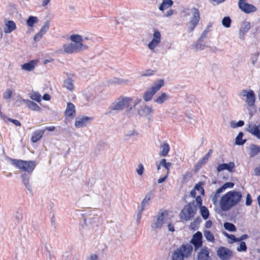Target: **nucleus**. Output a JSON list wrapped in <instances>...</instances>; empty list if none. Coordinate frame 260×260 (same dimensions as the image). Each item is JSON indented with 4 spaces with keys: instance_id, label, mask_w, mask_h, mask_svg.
I'll use <instances>...</instances> for the list:
<instances>
[{
    "instance_id": "44",
    "label": "nucleus",
    "mask_w": 260,
    "mask_h": 260,
    "mask_svg": "<svg viewBox=\"0 0 260 260\" xmlns=\"http://www.w3.org/2000/svg\"><path fill=\"white\" fill-rule=\"evenodd\" d=\"M203 184L201 182L198 183L196 185L194 189L196 190H197L201 192V193L204 194V189L203 187L202 186Z\"/></svg>"
},
{
    "instance_id": "31",
    "label": "nucleus",
    "mask_w": 260,
    "mask_h": 260,
    "mask_svg": "<svg viewBox=\"0 0 260 260\" xmlns=\"http://www.w3.org/2000/svg\"><path fill=\"white\" fill-rule=\"evenodd\" d=\"M169 98V96L165 93H162L160 95L158 96L155 100V102L158 104H162L166 100Z\"/></svg>"
},
{
    "instance_id": "42",
    "label": "nucleus",
    "mask_w": 260,
    "mask_h": 260,
    "mask_svg": "<svg viewBox=\"0 0 260 260\" xmlns=\"http://www.w3.org/2000/svg\"><path fill=\"white\" fill-rule=\"evenodd\" d=\"M209 158L206 157L205 155L201 159H200L198 162L197 166L198 167H201L202 166L205 165L208 161Z\"/></svg>"
},
{
    "instance_id": "57",
    "label": "nucleus",
    "mask_w": 260,
    "mask_h": 260,
    "mask_svg": "<svg viewBox=\"0 0 260 260\" xmlns=\"http://www.w3.org/2000/svg\"><path fill=\"white\" fill-rule=\"evenodd\" d=\"M212 225V222L211 220H208L205 223V227L206 228L209 229L210 228Z\"/></svg>"
},
{
    "instance_id": "11",
    "label": "nucleus",
    "mask_w": 260,
    "mask_h": 260,
    "mask_svg": "<svg viewBox=\"0 0 260 260\" xmlns=\"http://www.w3.org/2000/svg\"><path fill=\"white\" fill-rule=\"evenodd\" d=\"M203 236L201 232H197L194 234L190 240V244H192L194 247V250L197 251L203 245Z\"/></svg>"
},
{
    "instance_id": "20",
    "label": "nucleus",
    "mask_w": 260,
    "mask_h": 260,
    "mask_svg": "<svg viewBox=\"0 0 260 260\" xmlns=\"http://www.w3.org/2000/svg\"><path fill=\"white\" fill-rule=\"evenodd\" d=\"M45 133V130L38 129L35 131L31 137V141L35 143L42 139Z\"/></svg>"
},
{
    "instance_id": "21",
    "label": "nucleus",
    "mask_w": 260,
    "mask_h": 260,
    "mask_svg": "<svg viewBox=\"0 0 260 260\" xmlns=\"http://www.w3.org/2000/svg\"><path fill=\"white\" fill-rule=\"evenodd\" d=\"M64 114L65 116L68 117H73L75 115V107L73 104L71 102L68 103Z\"/></svg>"
},
{
    "instance_id": "9",
    "label": "nucleus",
    "mask_w": 260,
    "mask_h": 260,
    "mask_svg": "<svg viewBox=\"0 0 260 260\" xmlns=\"http://www.w3.org/2000/svg\"><path fill=\"white\" fill-rule=\"evenodd\" d=\"M192 17L191 18L189 23V31H192L196 26L199 24L200 20V13L199 10L196 8L191 9Z\"/></svg>"
},
{
    "instance_id": "61",
    "label": "nucleus",
    "mask_w": 260,
    "mask_h": 260,
    "mask_svg": "<svg viewBox=\"0 0 260 260\" xmlns=\"http://www.w3.org/2000/svg\"><path fill=\"white\" fill-rule=\"evenodd\" d=\"M43 99L45 101H49L51 99L50 95L49 94L46 93L43 96Z\"/></svg>"
},
{
    "instance_id": "60",
    "label": "nucleus",
    "mask_w": 260,
    "mask_h": 260,
    "mask_svg": "<svg viewBox=\"0 0 260 260\" xmlns=\"http://www.w3.org/2000/svg\"><path fill=\"white\" fill-rule=\"evenodd\" d=\"M255 174L257 176H260V166L254 169Z\"/></svg>"
},
{
    "instance_id": "51",
    "label": "nucleus",
    "mask_w": 260,
    "mask_h": 260,
    "mask_svg": "<svg viewBox=\"0 0 260 260\" xmlns=\"http://www.w3.org/2000/svg\"><path fill=\"white\" fill-rule=\"evenodd\" d=\"M144 172V167L142 164H140L138 166V168L137 169V172L139 175H142Z\"/></svg>"
},
{
    "instance_id": "46",
    "label": "nucleus",
    "mask_w": 260,
    "mask_h": 260,
    "mask_svg": "<svg viewBox=\"0 0 260 260\" xmlns=\"http://www.w3.org/2000/svg\"><path fill=\"white\" fill-rule=\"evenodd\" d=\"M49 28V22H46L44 25L42 27L40 31L42 32L44 34L48 30Z\"/></svg>"
},
{
    "instance_id": "27",
    "label": "nucleus",
    "mask_w": 260,
    "mask_h": 260,
    "mask_svg": "<svg viewBox=\"0 0 260 260\" xmlns=\"http://www.w3.org/2000/svg\"><path fill=\"white\" fill-rule=\"evenodd\" d=\"M23 101L26 103L29 109L36 111H39L40 110L41 108L35 102L29 100H24Z\"/></svg>"
},
{
    "instance_id": "19",
    "label": "nucleus",
    "mask_w": 260,
    "mask_h": 260,
    "mask_svg": "<svg viewBox=\"0 0 260 260\" xmlns=\"http://www.w3.org/2000/svg\"><path fill=\"white\" fill-rule=\"evenodd\" d=\"M247 131L251 134L260 139V123L258 125H249Z\"/></svg>"
},
{
    "instance_id": "47",
    "label": "nucleus",
    "mask_w": 260,
    "mask_h": 260,
    "mask_svg": "<svg viewBox=\"0 0 260 260\" xmlns=\"http://www.w3.org/2000/svg\"><path fill=\"white\" fill-rule=\"evenodd\" d=\"M155 72V71L152 70L151 69H148V70H146L144 72L142 76H150L153 75L154 74Z\"/></svg>"
},
{
    "instance_id": "10",
    "label": "nucleus",
    "mask_w": 260,
    "mask_h": 260,
    "mask_svg": "<svg viewBox=\"0 0 260 260\" xmlns=\"http://www.w3.org/2000/svg\"><path fill=\"white\" fill-rule=\"evenodd\" d=\"M238 6L242 11L247 14L255 12L257 10L254 6L247 3L246 0H239Z\"/></svg>"
},
{
    "instance_id": "23",
    "label": "nucleus",
    "mask_w": 260,
    "mask_h": 260,
    "mask_svg": "<svg viewBox=\"0 0 260 260\" xmlns=\"http://www.w3.org/2000/svg\"><path fill=\"white\" fill-rule=\"evenodd\" d=\"M160 149L161 150L159 152V155L165 157L168 155L170 150V147L168 143L164 142L160 145Z\"/></svg>"
},
{
    "instance_id": "64",
    "label": "nucleus",
    "mask_w": 260,
    "mask_h": 260,
    "mask_svg": "<svg viewBox=\"0 0 260 260\" xmlns=\"http://www.w3.org/2000/svg\"><path fill=\"white\" fill-rule=\"evenodd\" d=\"M89 260H98V256L96 254H91L90 256Z\"/></svg>"
},
{
    "instance_id": "41",
    "label": "nucleus",
    "mask_w": 260,
    "mask_h": 260,
    "mask_svg": "<svg viewBox=\"0 0 260 260\" xmlns=\"http://www.w3.org/2000/svg\"><path fill=\"white\" fill-rule=\"evenodd\" d=\"M239 246L237 247V249L238 251H246L247 247L245 242L240 241Z\"/></svg>"
},
{
    "instance_id": "49",
    "label": "nucleus",
    "mask_w": 260,
    "mask_h": 260,
    "mask_svg": "<svg viewBox=\"0 0 260 260\" xmlns=\"http://www.w3.org/2000/svg\"><path fill=\"white\" fill-rule=\"evenodd\" d=\"M252 200L251 199V196L249 193H247V196H246V203H245V204L246 206H250L252 204Z\"/></svg>"
},
{
    "instance_id": "18",
    "label": "nucleus",
    "mask_w": 260,
    "mask_h": 260,
    "mask_svg": "<svg viewBox=\"0 0 260 260\" xmlns=\"http://www.w3.org/2000/svg\"><path fill=\"white\" fill-rule=\"evenodd\" d=\"M38 63V60L37 59L30 60L28 62L22 64L21 69L26 71H31L34 70Z\"/></svg>"
},
{
    "instance_id": "25",
    "label": "nucleus",
    "mask_w": 260,
    "mask_h": 260,
    "mask_svg": "<svg viewBox=\"0 0 260 260\" xmlns=\"http://www.w3.org/2000/svg\"><path fill=\"white\" fill-rule=\"evenodd\" d=\"M152 111V108L147 105L142 106L141 109L138 110V113L141 116H147Z\"/></svg>"
},
{
    "instance_id": "63",
    "label": "nucleus",
    "mask_w": 260,
    "mask_h": 260,
    "mask_svg": "<svg viewBox=\"0 0 260 260\" xmlns=\"http://www.w3.org/2000/svg\"><path fill=\"white\" fill-rule=\"evenodd\" d=\"M55 129V127L54 126H51L46 127L44 130L45 131L47 130L50 132H53Z\"/></svg>"
},
{
    "instance_id": "12",
    "label": "nucleus",
    "mask_w": 260,
    "mask_h": 260,
    "mask_svg": "<svg viewBox=\"0 0 260 260\" xmlns=\"http://www.w3.org/2000/svg\"><path fill=\"white\" fill-rule=\"evenodd\" d=\"M160 41L161 35L160 32L156 29H154L153 35V39L148 43V47L149 49L153 50L158 46Z\"/></svg>"
},
{
    "instance_id": "45",
    "label": "nucleus",
    "mask_w": 260,
    "mask_h": 260,
    "mask_svg": "<svg viewBox=\"0 0 260 260\" xmlns=\"http://www.w3.org/2000/svg\"><path fill=\"white\" fill-rule=\"evenodd\" d=\"M12 91L10 89L7 90L3 94V98L5 99H9L11 98Z\"/></svg>"
},
{
    "instance_id": "8",
    "label": "nucleus",
    "mask_w": 260,
    "mask_h": 260,
    "mask_svg": "<svg viewBox=\"0 0 260 260\" xmlns=\"http://www.w3.org/2000/svg\"><path fill=\"white\" fill-rule=\"evenodd\" d=\"M217 255L221 260H230L233 256V252L228 248L220 246L217 250Z\"/></svg>"
},
{
    "instance_id": "62",
    "label": "nucleus",
    "mask_w": 260,
    "mask_h": 260,
    "mask_svg": "<svg viewBox=\"0 0 260 260\" xmlns=\"http://www.w3.org/2000/svg\"><path fill=\"white\" fill-rule=\"evenodd\" d=\"M169 230L172 232L175 231L174 225L172 223H169L168 225Z\"/></svg>"
},
{
    "instance_id": "17",
    "label": "nucleus",
    "mask_w": 260,
    "mask_h": 260,
    "mask_svg": "<svg viewBox=\"0 0 260 260\" xmlns=\"http://www.w3.org/2000/svg\"><path fill=\"white\" fill-rule=\"evenodd\" d=\"M235 167V165L234 162H230L228 164H221L219 165L217 167V171L220 172L223 170H226L230 172H232L233 169Z\"/></svg>"
},
{
    "instance_id": "2",
    "label": "nucleus",
    "mask_w": 260,
    "mask_h": 260,
    "mask_svg": "<svg viewBox=\"0 0 260 260\" xmlns=\"http://www.w3.org/2000/svg\"><path fill=\"white\" fill-rule=\"evenodd\" d=\"M70 40L74 43L67 44L63 46V51L66 53L79 52L88 48L87 46L83 44L82 37L79 35H71Z\"/></svg>"
},
{
    "instance_id": "53",
    "label": "nucleus",
    "mask_w": 260,
    "mask_h": 260,
    "mask_svg": "<svg viewBox=\"0 0 260 260\" xmlns=\"http://www.w3.org/2000/svg\"><path fill=\"white\" fill-rule=\"evenodd\" d=\"M9 121L13 123L14 124H15L16 126H21V123L20 121L17 119H13L9 118Z\"/></svg>"
},
{
    "instance_id": "43",
    "label": "nucleus",
    "mask_w": 260,
    "mask_h": 260,
    "mask_svg": "<svg viewBox=\"0 0 260 260\" xmlns=\"http://www.w3.org/2000/svg\"><path fill=\"white\" fill-rule=\"evenodd\" d=\"M234 186V183L231 182L225 183L221 187L222 191L228 188H232Z\"/></svg>"
},
{
    "instance_id": "28",
    "label": "nucleus",
    "mask_w": 260,
    "mask_h": 260,
    "mask_svg": "<svg viewBox=\"0 0 260 260\" xmlns=\"http://www.w3.org/2000/svg\"><path fill=\"white\" fill-rule=\"evenodd\" d=\"M250 28V24L248 22H244L240 28V36L244 37L245 34Z\"/></svg>"
},
{
    "instance_id": "14",
    "label": "nucleus",
    "mask_w": 260,
    "mask_h": 260,
    "mask_svg": "<svg viewBox=\"0 0 260 260\" xmlns=\"http://www.w3.org/2000/svg\"><path fill=\"white\" fill-rule=\"evenodd\" d=\"M168 215L167 211H164L160 213V214H158L156 220L152 224V228L153 229L160 228L164 223L165 217L168 216Z\"/></svg>"
},
{
    "instance_id": "52",
    "label": "nucleus",
    "mask_w": 260,
    "mask_h": 260,
    "mask_svg": "<svg viewBox=\"0 0 260 260\" xmlns=\"http://www.w3.org/2000/svg\"><path fill=\"white\" fill-rule=\"evenodd\" d=\"M196 202L197 203V205L201 207L202 206V200L200 196H197L196 198Z\"/></svg>"
},
{
    "instance_id": "55",
    "label": "nucleus",
    "mask_w": 260,
    "mask_h": 260,
    "mask_svg": "<svg viewBox=\"0 0 260 260\" xmlns=\"http://www.w3.org/2000/svg\"><path fill=\"white\" fill-rule=\"evenodd\" d=\"M244 122L243 120H239L237 122L235 125L233 126L234 127H241L244 125Z\"/></svg>"
},
{
    "instance_id": "58",
    "label": "nucleus",
    "mask_w": 260,
    "mask_h": 260,
    "mask_svg": "<svg viewBox=\"0 0 260 260\" xmlns=\"http://www.w3.org/2000/svg\"><path fill=\"white\" fill-rule=\"evenodd\" d=\"M248 238V235L247 234H244L242 235L240 237L238 238L239 242L242 241Z\"/></svg>"
},
{
    "instance_id": "3",
    "label": "nucleus",
    "mask_w": 260,
    "mask_h": 260,
    "mask_svg": "<svg viewBox=\"0 0 260 260\" xmlns=\"http://www.w3.org/2000/svg\"><path fill=\"white\" fill-rule=\"evenodd\" d=\"M192 251L193 247L190 244H183L172 252V259L184 260L191 256Z\"/></svg>"
},
{
    "instance_id": "4",
    "label": "nucleus",
    "mask_w": 260,
    "mask_h": 260,
    "mask_svg": "<svg viewBox=\"0 0 260 260\" xmlns=\"http://www.w3.org/2000/svg\"><path fill=\"white\" fill-rule=\"evenodd\" d=\"M11 164L22 172L31 174L37 166L35 160H23L22 159L10 158Z\"/></svg>"
},
{
    "instance_id": "37",
    "label": "nucleus",
    "mask_w": 260,
    "mask_h": 260,
    "mask_svg": "<svg viewBox=\"0 0 260 260\" xmlns=\"http://www.w3.org/2000/svg\"><path fill=\"white\" fill-rule=\"evenodd\" d=\"M152 198V194L151 193L147 194L143 200L142 202L141 205H142V209L141 210L140 214H141V212L143 211V210L144 209V207L145 206L146 204H148V202L150 201Z\"/></svg>"
},
{
    "instance_id": "16",
    "label": "nucleus",
    "mask_w": 260,
    "mask_h": 260,
    "mask_svg": "<svg viewBox=\"0 0 260 260\" xmlns=\"http://www.w3.org/2000/svg\"><path fill=\"white\" fill-rule=\"evenodd\" d=\"M197 260H212L207 247H203L200 250L198 254Z\"/></svg>"
},
{
    "instance_id": "7",
    "label": "nucleus",
    "mask_w": 260,
    "mask_h": 260,
    "mask_svg": "<svg viewBox=\"0 0 260 260\" xmlns=\"http://www.w3.org/2000/svg\"><path fill=\"white\" fill-rule=\"evenodd\" d=\"M164 85V81L163 80L160 79L157 81L149 90H147L145 92L143 95L144 100L146 101H149L151 100L154 94Z\"/></svg>"
},
{
    "instance_id": "50",
    "label": "nucleus",
    "mask_w": 260,
    "mask_h": 260,
    "mask_svg": "<svg viewBox=\"0 0 260 260\" xmlns=\"http://www.w3.org/2000/svg\"><path fill=\"white\" fill-rule=\"evenodd\" d=\"M44 35V34L41 32V31H39L34 37V40L35 41H39L41 38H42V37H43V36Z\"/></svg>"
},
{
    "instance_id": "34",
    "label": "nucleus",
    "mask_w": 260,
    "mask_h": 260,
    "mask_svg": "<svg viewBox=\"0 0 260 260\" xmlns=\"http://www.w3.org/2000/svg\"><path fill=\"white\" fill-rule=\"evenodd\" d=\"M243 136V133L241 132H239L238 136H237L236 138V144L238 145H242L244 144L246 140H243L242 137Z\"/></svg>"
},
{
    "instance_id": "5",
    "label": "nucleus",
    "mask_w": 260,
    "mask_h": 260,
    "mask_svg": "<svg viewBox=\"0 0 260 260\" xmlns=\"http://www.w3.org/2000/svg\"><path fill=\"white\" fill-rule=\"evenodd\" d=\"M197 211V208L194 205V201L189 202L186 205L180 213V218L186 221L192 219Z\"/></svg>"
},
{
    "instance_id": "6",
    "label": "nucleus",
    "mask_w": 260,
    "mask_h": 260,
    "mask_svg": "<svg viewBox=\"0 0 260 260\" xmlns=\"http://www.w3.org/2000/svg\"><path fill=\"white\" fill-rule=\"evenodd\" d=\"M133 99L128 97H120L117 102L113 103L110 106L111 110H120L130 106Z\"/></svg>"
},
{
    "instance_id": "35",
    "label": "nucleus",
    "mask_w": 260,
    "mask_h": 260,
    "mask_svg": "<svg viewBox=\"0 0 260 260\" xmlns=\"http://www.w3.org/2000/svg\"><path fill=\"white\" fill-rule=\"evenodd\" d=\"M38 19L37 17L35 16H29L27 20V25L29 27H32L34 24L38 22Z\"/></svg>"
},
{
    "instance_id": "22",
    "label": "nucleus",
    "mask_w": 260,
    "mask_h": 260,
    "mask_svg": "<svg viewBox=\"0 0 260 260\" xmlns=\"http://www.w3.org/2000/svg\"><path fill=\"white\" fill-rule=\"evenodd\" d=\"M6 28L4 32L6 34L10 33L16 28L15 23L12 20H8L5 23Z\"/></svg>"
},
{
    "instance_id": "26",
    "label": "nucleus",
    "mask_w": 260,
    "mask_h": 260,
    "mask_svg": "<svg viewBox=\"0 0 260 260\" xmlns=\"http://www.w3.org/2000/svg\"><path fill=\"white\" fill-rule=\"evenodd\" d=\"M223 191L219 188L216 190V191L211 195V200L214 205H217L219 202V198L220 197V194Z\"/></svg>"
},
{
    "instance_id": "32",
    "label": "nucleus",
    "mask_w": 260,
    "mask_h": 260,
    "mask_svg": "<svg viewBox=\"0 0 260 260\" xmlns=\"http://www.w3.org/2000/svg\"><path fill=\"white\" fill-rule=\"evenodd\" d=\"M29 98L37 102L40 103L41 101V95L38 92H32L29 94Z\"/></svg>"
},
{
    "instance_id": "48",
    "label": "nucleus",
    "mask_w": 260,
    "mask_h": 260,
    "mask_svg": "<svg viewBox=\"0 0 260 260\" xmlns=\"http://www.w3.org/2000/svg\"><path fill=\"white\" fill-rule=\"evenodd\" d=\"M225 236L230 239H231L232 241L231 243L239 242L238 238L236 237V236L234 235H230L227 233L225 234Z\"/></svg>"
},
{
    "instance_id": "36",
    "label": "nucleus",
    "mask_w": 260,
    "mask_h": 260,
    "mask_svg": "<svg viewBox=\"0 0 260 260\" xmlns=\"http://www.w3.org/2000/svg\"><path fill=\"white\" fill-rule=\"evenodd\" d=\"M21 178L22 179V182L26 187L29 190L30 188V186L29 184V177L25 174H23L21 175Z\"/></svg>"
},
{
    "instance_id": "40",
    "label": "nucleus",
    "mask_w": 260,
    "mask_h": 260,
    "mask_svg": "<svg viewBox=\"0 0 260 260\" xmlns=\"http://www.w3.org/2000/svg\"><path fill=\"white\" fill-rule=\"evenodd\" d=\"M222 24L225 27H230L231 24V19L229 17H224L222 19Z\"/></svg>"
},
{
    "instance_id": "1",
    "label": "nucleus",
    "mask_w": 260,
    "mask_h": 260,
    "mask_svg": "<svg viewBox=\"0 0 260 260\" xmlns=\"http://www.w3.org/2000/svg\"><path fill=\"white\" fill-rule=\"evenodd\" d=\"M242 198L240 191L231 190L222 196L219 201V205L223 211H228L233 207L237 205Z\"/></svg>"
},
{
    "instance_id": "13",
    "label": "nucleus",
    "mask_w": 260,
    "mask_h": 260,
    "mask_svg": "<svg viewBox=\"0 0 260 260\" xmlns=\"http://www.w3.org/2000/svg\"><path fill=\"white\" fill-rule=\"evenodd\" d=\"M241 95L246 96V102L249 107H252L254 105L255 101V95L252 90L247 91L246 90H242Z\"/></svg>"
},
{
    "instance_id": "56",
    "label": "nucleus",
    "mask_w": 260,
    "mask_h": 260,
    "mask_svg": "<svg viewBox=\"0 0 260 260\" xmlns=\"http://www.w3.org/2000/svg\"><path fill=\"white\" fill-rule=\"evenodd\" d=\"M174 13V11L172 9H170L169 11L167 12V13L165 14V16L166 17H170L172 16Z\"/></svg>"
},
{
    "instance_id": "39",
    "label": "nucleus",
    "mask_w": 260,
    "mask_h": 260,
    "mask_svg": "<svg viewBox=\"0 0 260 260\" xmlns=\"http://www.w3.org/2000/svg\"><path fill=\"white\" fill-rule=\"evenodd\" d=\"M260 152V148L256 145H253L251 148V156H254L259 153Z\"/></svg>"
},
{
    "instance_id": "54",
    "label": "nucleus",
    "mask_w": 260,
    "mask_h": 260,
    "mask_svg": "<svg viewBox=\"0 0 260 260\" xmlns=\"http://www.w3.org/2000/svg\"><path fill=\"white\" fill-rule=\"evenodd\" d=\"M165 166H164V167L167 170V175H168L169 173V170L170 169V167L172 165V164L170 162H167L166 161V163L165 164Z\"/></svg>"
},
{
    "instance_id": "59",
    "label": "nucleus",
    "mask_w": 260,
    "mask_h": 260,
    "mask_svg": "<svg viewBox=\"0 0 260 260\" xmlns=\"http://www.w3.org/2000/svg\"><path fill=\"white\" fill-rule=\"evenodd\" d=\"M168 175L167 174L165 176L159 178L157 180L158 183H162L167 178Z\"/></svg>"
},
{
    "instance_id": "29",
    "label": "nucleus",
    "mask_w": 260,
    "mask_h": 260,
    "mask_svg": "<svg viewBox=\"0 0 260 260\" xmlns=\"http://www.w3.org/2000/svg\"><path fill=\"white\" fill-rule=\"evenodd\" d=\"M64 86L70 91H73L75 87L73 84V80L71 78H68L64 81Z\"/></svg>"
},
{
    "instance_id": "30",
    "label": "nucleus",
    "mask_w": 260,
    "mask_h": 260,
    "mask_svg": "<svg viewBox=\"0 0 260 260\" xmlns=\"http://www.w3.org/2000/svg\"><path fill=\"white\" fill-rule=\"evenodd\" d=\"M200 213L202 217L205 220H206L209 216V212L207 208L205 206L200 207Z\"/></svg>"
},
{
    "instance_id": "15",
    "label": "nucleus",
    "mask_w": 260,
    "mask_h": 260,
    "mask_svg": "<svg viewBox=\"0 0 260 260\" xmlns=\"http://www.w3.org/2000/svg\"><path fill=\"white\" fill-rule=\"evenodd\" d=\"M92 119V117L82 116L81 117H77L75 122V126L77 128H80L85 126Z\"/></svg>"
},
{
    "instance_id": "24",
    "label": "nucleus",
    "mask_w": 260,
    "mask_h": 260,
    "mask_svg": "<svg viewBox=\"0 0 260 260\" xmlns=\"http://www.w3.org/2000/svg\"><path fill=\"white\" fill-rule=\"evenodd\" d=\"M173 5L172 0H162L161 4L159 7V10L160 11H164L165 10L171 7Z\"/></svg>"
},
{
    "instance_id": "38",
    "label": "nucleus",
    "mask_w": 260,
    "mask_h": 260,
    "mask_svg": "<svg viewBox=\"0 0 260 260\" xmlns=\"http://www.w3.org/2000/svg\"><path fill=\"white\" fill-rule=\"evenodd\" d=\"M224 228L230 232H235L236 231V228L235 225L232 223L225 222L224 223Z\"/></svg>"
},
{
    "instance_id": "33",
    "label": "nucleus",
    "mask_w": 260,
    "mask_h": 260,
    "mask_svg": "<svg viewBox=\"0 0 260 260\" xmlns=\"http://www.w3.org/2000/svg\"><path fill=\"white\" fill-rule=\"evenodd\" d=\"M204 236L207 241L214 243L215 238L213 234L209 231H205L204 233Z\"/></svg>"
}]
</instances>
